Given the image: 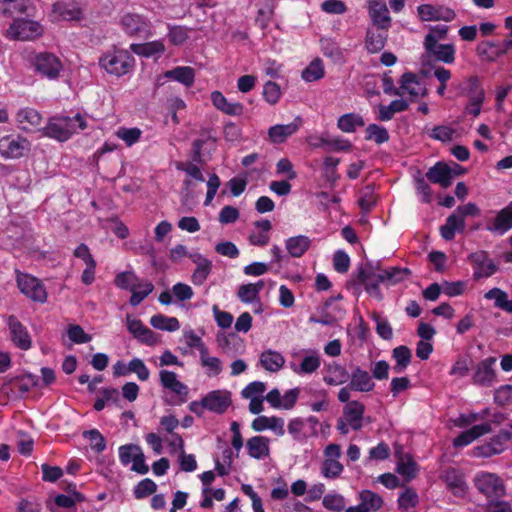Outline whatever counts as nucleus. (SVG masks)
<instances>
[{
	"instance_id": "1",
	"label": "nucleus",
	"mask_w": 512,
	"mask_h": 512,
	"mask_svg": "<svg viewBox=\"0 0 512 512\" xmlns=\"http://www.w3.org/2000/svg\"><path fill=\"white\" fill-rule=\"evenodd\" d=\"M87 127V117L81 113H76L73 117L53 116L46 126L42 127L41 134L59 142H65Z\"/></svg>"
},
{
	"instance_id": "2",
	"label": "nucleus",
	"mask_w": 512,
	"mask_h": 512,
	"mask_svg": "<svg viewBox=\"0 0 512 512\" xmlns=\"http://www.w3.org/2000/svg\"><path fill=\"white\" fill-rule=\"evenodd\" d=\"M25 59L35 75L50 81L58 80L64 70L63 61L53 52L31 50Z\"/></svg>"
},
{
	"instance_id": "3",
	"label": "nucleus",
	"mask_w": 512,
	"mask_h": 512,
	"mask_svg": "<svg viewBox=\"0 0 512 512\" xmlns=\"http://www.w3.org/2000/svg\"><path fill=\"white\" fill-rule=\"evenodd\" d=\"M451 88L457 91L458 96L469 99V103L465 107V113L474 117L481 113L485 92L477 76H469L458 83L454 82L451 84Z\"/></svg>"
},
{
	"instance_id": "4",
	"label": "nucleus",
	"mask_w": 512,
	"mask_h": 512,
	"mask_svg": "<svg viewBox=\"0 0 512 512\" xmlns=\"http://www.w3.org/2000/svg\"><path fill=\"white\" fill-rule=\"evenodd\" d=\"M99 65L107 73L120 77L133 69L135 59L127 50L113 48L100 57Z\"/></svg>"
},
{
	"instance_id": "5",
	"label": "nucleus",
	"mask_w": 512,
	"mask_h": 512,
	"mask_svg": "<svg viewBox=\"0 0 512 512\" xmlns=\"http://www.w3.org/2000/svg\"><path fill=\"white\" fill-rule=\"evenodd\" d=\"M473 483L478 492L487 498H499L506 492L504 481L495 473L480 471L474 476Z\"/></svg>"
},
{
	"instance_id": "6",
	"label": "nucleus",
	"mask_w": 512,
	"mask_h": 512,
	"mask_svg": "<svg viewBox=\"0 0 512 512\" xmlns=\"http://www.w3.org/2000/svg\"><path fill=\"white\" fill-rule=\"evenodd\" d=\"M30 141L19 134L0 135V155L4 159H19L30 151Z\"/></svg>"
},
{
	"instance_id": "7",
	"label": "nucleus",
	"mask_w": 512,
	"mask_h": 512,
	"mask_svg": "<svg viewBox=\"0 0 512 512\" xmlns=\"http://www.w3.org/2000/svg\"><path fill=\"white\" fill-rule=\"evenodd\" d=\"M17 287L27 298L34 302L45 303L47 301V291L44 284L36 277L16 271Z\"/></svg>"
},
{
	"instance_id": "8",
	"label": "nucleus",
	"mask_w": 512,
	"mask_h": 512,
	"mask_svg": "<svg viewBox=\"0 0 512 512\" xmlns=\"http://www.w3.org/2000/svg\"><path fill=\"white\" fill-rule=\"evenodd\" d=\"M342 455L341 447L338 444L330 443L323 451V461L320 466L321 475L326 479H337L344 471L340 462Z\"/></svg>"
},
{
	"instance_id": "9",
	"label": "nucleus",
	"mask_w": 512,
	"mask_h": 512,
	"mask_svg": "<svg viewBox=\"0 0 512 512\" xmlns=\"http://www.w3.org/2000/svg\"><path fill=\"white\" fill-rule=\"evenodd\" d=\"M120 25L128 36L143 38L153 36L152 24L144 15L132 12L125 13L120 19Z\"/></svg>"
},
{
	"instance_id": "10",
	"label": "nucleus",
	"mask_w": 512,
	"mask_h": 512,
	"mask_svg": "<svg viewBox=\"0 0 512 512\" xmlns=\"http://www.w3.org/2000/svg\"><path fill=\"white\" fill-rule=\"evenodd\" d=\"M43 33L39 23L32 20H15L6 30V37L11 40L27 41L33 40Z\"/></svg>"
},
{
	"instance_id": "11",
	"label": "nucleus",
	"mask_w": 512,
	"mask_h": 512,
	"mask_svg": "<svg viewBox=\"0 0 512 512\" xmlns=\"http://www.w3.org/2000/svg\"><path fill=\"white\" fill-rule=\"evenodd\" d=\"M497 359L487 357L477 363L472 375V383L481 387H492L498 382L495 369Z\"/></svg>"
},
{
	"instance_id": "12",
	"label": "nucleus",
	"mask_w": 512,
	"mask_h": 512,
	"mask_svg": "<svg viewBox=\"0 0 512 512\" xmlns=\"http://www.w3.org/2000/svg\"><path fill=\"white\" fill-rule=\"evenodd\" d=\"M468 259L473 267V278L475 280L488 278L498 270L497 264L486 251L480 250L471 253Z\"/></svg>"
},
{
	"instance_id": "13",
	"label": "nucleus",
	"mask_w": 512,
	"mask_h": 512,
	"mask_svg": "<svg viewBox=\"0 0 512 512\" xmlns=\"http://www.w3.org/2000/svg\"><path fill=\"white\" fill-rule=\"evenodd\" d=\"M126 326L130 334H132V336L142 344L155 346L160 342L156 333L145 326L140 319H137L130 314L126 315Z\"/></svg>"
},
{
	"instance_id": "14",
	"label": "nucleus",
	"mask_w": 512,
	"mask_h": 512,
	"mask_svg": "<svg viewBox=\"0 0 512 512\" xmlns=\"http://www.w3.org/2000/svg\"><path fill=\"white\" fill-rule=\"evenodd\" d=\"M15 121L17 127L26 132L31 133L35 131H40V126L43 121V117L39 111L32 107H24L20 108L15 114Z\"/></svg>"
},
{
	"instance_id": "15",
	"label": "nucleus",
	"mask_w": 512,
	"mask_h": 512,
	"mask_svg": "<svg viewBox=\"0 0 512 512\" xmlns=\"http://www.w3.org/2000/svg\"><path fill=\"white\" fill-rule=\"evenodd\" d=\"M368 15L372 23L382 31H388L392 19L385 0H368Z\"/></svg>"
},
{
	"instance_id": "16",
	"label": "nucleus",
	"mask_w": 512,
	"mask_h": 512,
	"mask_svg": "<svg viewBox=\"0 0 512 512\" xmlns=\"http://www.w3.org/2000/svg\"><path fill=\"white\" fill-rule=\"evenodd\" d=\"M204 399L206 410L215 414H224L232 404L231 392L225 389L210 391Z\"/></svg>"
},
{
	"instance_id": "17",
	"label": "nucleus",
	"mask_w": 512,
	"mask_h": 512,
	"mask_svg": "<svg viewBox=\"0 0 512 512\" xmlns=\"http://www.w3.org/2000/svg\"><path fill=\"white\" fill-rule=\"evenodd\" d=\"M7 325L11 341L21 350L30 349L32 339L26 327L14 315L9 316Z\"/></svg>"
},
{
	"instance_id": "18",
	"label": "nucleus",
	"mask_w": 512,
	"mask_h": 512,
	"mask_svg": "<svg viewBox=\"0 0 512 512\" xmlns=\"http://www.w3.org/2000/svg\"><path fill=\"white\" fill-rule=\"evenodd\" d=\"M159 379L162 387L179 396L180 402H186L188 399V387L178 380L176 373L162 369L159 372Z\"/></svg>"
},
{
	"instance_id": "19",
	"label": "nucleus",
	"mask_w": 512,
	"mask_h": 512,
	"mask_svg": "<svg viewBox=\"0 0 512 512\" xmlns=\"http://www.w3.org/2000/svg\"><path fill=\"white\" fill-rule=\"evenodd\" d=\"M377 273L372 267H359L356 275L357 282L364 285L365 291L376 299H382V294L379 289V283L377 279Z\"/></svg>"
},
{
	"instance_id": "20",
	"label": "nucleus",
	"mask_w": 512,
	"mask_h": 512,
	"mask_svg": "<svg viewBox=\"0 0 512 512\" xmlns=\"http://www.w3.org/2000/svg\"><path fill=\"white\" fill-rule=\"evenodd\" d=\"M426 93V88L424 84L417 78V76L413 73H405L401 78V85L395 91V95L398 96H410L412 98H417L419 96H424Z\"/></svg>"
},
{
	"instance_id": "21",
	"label": "nucleus",
	"mask_w": 512,
	"mask_h": 512,
	"mask_svg": "<svg viewBox=\"0 0 512 512\" xmlns=\"http://www.w3.org/2000/svg\"><path fill=\"white\" fill-rule=\"evenodd\" d=\"M418 15L423 21H452L455 18V12L443 6H433L430 4H423L418 6Z\"/></svg>"
},
{
	"instance_id": "22",
	"label": "nucleus",
	"mask_w": 512,
	"mask_h": 512,
	"mask_svg": "<svg viewBox=\"0 0 512 512\" xmlns=\"http://www.w3.org/2000/svg\"><path fill=\"white\" fill-rule=\"evenodd\" d=\"M285 421L283 418L278 416H258L252 423L251 428L255 432H263L265 430H271L276 436H283L285 434Z\"/></svg>"
},
{
	"instance_id": "23",
	"label": "nucleus",
	"mask_w": 512,
	"mask_h": 512,
	"mask_svg": "<svg viewBox=\"0 0 512 512\" xmlns=\"http://www.w3.org/2000/svg\"><path fill=\"white\" fill-rule=\"evenodd\" d=\"M486 229L497 235H504L512 229V201L496 214Z\"/></svg>"
},
{
	"instance_id": "24",
	"label": "nucleus",
	"mask_w": 512,
	"mask_h": 512,
	"mask_svg": "<svg viewBox=\"0 0 512 512\" xmlns=\"http://www.w3.org/2000/svg\"><path fill=\"white\" fill-rule=\"evenodd\" d=\"M359 500L358 505L348 507L345 512H374L381 508L383 504L382 498L370 490L361 491Z\"/></svg>"
},
{
	"instance_id": "25",
	"label": "nucleus",
	"mask_w": 512,
	"mask_h": 512,
	"mask_svg": "<svg viewBox=\"0 0 512 512\" xmlns=\"http://www.w3.org/2000/svg\"><path fill=\"white\" fill-rule=\"evenodd\" d=\"M247 454L256 460H263L270 455V439L265 436H253L246 441Z\"/></svg>"
},
{
	"instance_id": "26",
	"label": "nucleus",
	"mask_w": 512,
	"mask_h": 512,
	"mask_svg": "<svg viewBox=\"0 0 512 512\" xmlns=\"http://www.w3.org/2000/svg\"><path fill=\"white\" fill-rule=\"evenodd\" d=\"M189 258L196 264L191 280L194 285H202L212 270V262L200 253H192Z\"/></svg>"
},
{
	"instance_id": "27",
	"label": "nucleus",
	"mask_w": 512,
	"mask_h": 512,
	"mask_svg": "<svg viewBox=\"0 0 512 512\" xmlns=\"http://www.w3.org/2000/svg\"><path fill=\"white\" fill-rule=\"evenodd\" d=\"M301 126V119L295 118L289 124H277L268 130V136L273 143H283L288 137L295 134Z\"/></svg>"
},
{
	"instance_id": "28",
	"label": "nucleus",
	"mask_w": 512,
	"mask_h": 512,
	"mask_svg": "<svg viewBox=\"0 0 512 512\" xmlns=\"http://www.w3.org/2000/svg\"><path fill=\"white\" fill-rule=\"evenodd\" d=\"M364 405L359 401L348 402L343 409V418L352 430H360L363 426Z\"/></svg>"
},
{
	"instance_id": "29",
	"label": "nucleus",
	"mask_w": 512,
	"mask_h": 512,
	"mask_svg": "<svg viewBox=\"0 0 512 512\" xmlns=\"http://www.w3.org/2000/svg\"><path fill=\"white\" fill-rule=\"evenodd\" d=\"M210 98L214 107L224 114L229 116H240L243 114L244 106L240 102L228 101L220 91H213Z\"/></svg>"
},
{
	"instance_id": "30",
	"label": "nucleus",
	"mask_w": 512,
	"mask_h": 512,
	"mask_svg": "<svg viewBox=\"0 0 512 512\" xmlns=\"http://www.w3.org/2000/svg\"><path fill=\"white\" fill-rule=\"evenodd\" d=\"M350 388L358 392H370L374 389L375 383L368 371L356 366L349 378Z\"/></svg>"
},
{
	"instance_id": "31",
	"label": "nucleus",
	"mask_w": 512,
	"mask_h": 512,
	"mask_svg": "<svg viewBox=\"0 0 512 512\" xmlns=\"http://www.w3.org/2000/svg\"><path fill=\"white\" fill-rule=\"evenodd\" d=\"M492 431L490 423H482L472 426L470 429L463 431L453 440L455 447H464L471 444L479 437L486 435Z\"/></svg>"
},
{
	"instance_id": "32",
	"label": "nucleus",
	"mask_w": 512,
	"mask_h": 512,
	"mask_svg": "<svg viewBox=\"0 0 512 512\" xmlns=\"http://www.w3.org/2000/svg\"><path fill=\"white\" fill-rule=\"evenodd\" d=\"M350 374L347 369L337 362L327 365L323 381L329 386H339L347 383Z\"/></svg>"
},
{
	"instance_id": "33",
	"label": "nucleus",
	"mask_w": 512,
	"mask_h": 512,
	"mask_svg": "<svg viewBox=\"0 0 512 512\" xmlns=\"http://www.w3.org/2000/svg\"><path fill=\"white\" fill-rule=\"evenodd\" d=\"M426 176L431 182L440 184L443 188H447L452 183V167L438 162L428 170Z\"/></svg>"
},
{
	"instance_id": "34",
	"label": "nucleus",
	"mask_w": 512,
	"mask_h": 512,
	"mask_svg": "<svg viewBox=\"0 0 512 512\" xmlns=\"http://www.w3.org/2000/svg\"><path fill=\"white\" fill-rule=\"evenodd\" d=\"M444 481L451 492L457 497H464L468 491V485L464 476L455 469L445 472Z\"/></svg>"
},
{
	"instance_id": "35",
	"label": "nucleus",
	"mask_w": 512,
	"mask_h": 512,
	"mask_svg": "<svg viewBox=\"0 0 512 512\" xmlns=\"http://www.w3.org/2000/svg\"><path fill=\"white\" fill-rule=\"evenodd\" d=\"M259 363L266 371L274 373L284 367L285 358L280 352L268 349L260 354Z\"/></svg>"
},
{
	"instance_id": "36",
	"label": "nucleus",
	"mask_w": 512,
	"mask_h": 512,
	"mask_svg": "<svg viewBox=\"0 0 512 512\" xmlns=\"http://www.w3.org/2000/svg\"><path fill=\"white\" fill-rule=\"evenodd\" d=\"M264 281L259 280L256 283L242 284L239 286L237 296L245 304L256 303L260 301V292L264 288Z\"/></svg>"
},
{
	"instance_id": "37",
	"label": "nucleus",
	"mask_w": 512,
	"mask_h": 512,
	"mask_svg": "<svg viewBox=\"0 0 512 512\" xmlns=\"http://www.w3.org/2000/svg\"><path fill=\"white\" fill-rule=\"evenodd\" d=\"M311 246V239L306 235H297L285 240V248L294 258L302 257Z\"/></svg>"
},
{
	"instance_id": "38",
	"label": "nucleus",
	"mask_w": 512,
	"mask_h": 512,
	"mask_svg": "<svg viewBox=\"0 0 512 512\" xmlns=\"http://www.w3.org/2000/svg\"><path fill=\"white\" fill-rule=\"evenodd\" d=\"M465 229V220L457 213H452L443 226L440 228V234L443 239L451 241L454 239L456 232H463Z\"/></svg>"
},
{
	"instance_id": "39",
	"label": "nucleus",
	"mask_w": 512,
	"mask_h": 512,
	"mask_svg": "<svg viewBox=\"0 0 512 512\" xmlns=\"http://www.w3.org/2000/svg\"><path fill=\"white\" fill-rule=\"evenodd\" d=\"M163 77L177 81L186 87H191L195 81V71L190 66H178L166 71Z\"/></svg>"
},
{
	"instance_id": "40",
	"label": "nucleus",
	"mask_w": 512,
	"mask_h": 512,
	"mask_svg": "<svg viewBox=\"0 0 512 512\" xmlns=\"http://www.w3.org/2000/svg\"><path fill=\"white\" fill-rule=\"evenodd\" d=\"M425 50L437 61L452 64L455 61V48L452 44H434L425 46Z\"/></svg>"
},
{
	"instance_id": "41",
	"label": "nucleus",
	"mask_w": 512,
	"mask_h": 512,
	"mask_svg": "<svg viewBox=\"0 0 512 512\" xmlns=\"http://www.w3.org/2000/svg\"><path fill=\"white\" fill-rule=\"evenodd\" d=\"M81 17L80 9L65 3H55L52 7L51 18L53 21L78 20Z\"/></svg>"
},
{
	"instance_id": "42",
	"label": "nucleus",
	"mask_w": 512,
	"mask_h": 512,
	"mask_svg": "<svg viewBox=\"0 0 512 512\" xmlns=\"http://www.w3.org/2000/svg\"><path fill=\"white\" fill-rule=\"evenodd\" d=\"M130 49L133 53L144 56H161L165 52V45L162 40H155L142 44H131Z\"/></svg>"
},
{
	"instance_id": "43",
	"label": "nucleus",
	"mask_w": 512,
	"mask_h": 512,
	"mask_svg": "<svg viewBox=\"0 0 512 512\" xmlns=\"http://www.w3.org/2000/svg\"><path fill=\"white\" fill-rule=\"evenodd\" d=\"M410 275V270L407 268L390 267L386 270L378 271L377 279L389 285H395L404 281Z\"/></svg>"
},
{
	"instance_id": "44",
	"label": "nucleus",
	"mask_w": 512,
	"mask_h": 512,
	"mask_svg": "<svg viewBox=\"0 0 512 512\" xmlns=\"http://www.w3.org/2000/svg\"><path fill=\"white\" fill-rule=\"evenodd\" d=\"M321 360L319 355L314 352L310 355L305 356L299 365L290 363L292 371L298 375L312 374L319 369Z\"/></svg>"
},
{
	"instance_id": "45",
	"label": "nucleus",
	"mask_w": 512,
	"mask_h": 512,
	"mask_svg": "<svg viewBox=\"0 0 512 512\" xmlns=\"http://www.w3.org/2000/svg\"><path fill=\"white\" fill-rule=\"evenodd\" d=\"M484 297L487 300H493L496 308L512 314V300L509 299L507 292L495 287L487 291Z\"/></svg>"
},
{
	"instance_id": "46",
	"label": "nucleus",
	"mask_w": 512,
	"mask_h": 512,
	"mask_svg": "<svg viewBox=\"0 0 512 512\" xmlns=\"http://www.w3.org/2000/svg\"><path fill=\"white\" fill-rule=\"evenodd\" d=\"M387 41L386 31L377 32L372 29H368L365 37V47L369 53L380 52Z\"/></svg>"
},
{
	"instance_id": "47",
	"label": "nucleus",
	"mask_w": 512,
	"mask_h": 512,
	"mask_svg": "<svg viewBox=\"0 0 512 512\" xmlns=\"http://www.w3.org/2000/svg\"><path fill=\"white\" fill-rule=\"evenodd\" d=\"M392 357L396 361L393 366V371L400 374L404 372L410 364L412 353L407 346L401 345L393 349Z\"/></svg>"
},
{
	"instance_id": "48",
	"label": "nucleus",
	"mask_w": 512,
	"mask_h": 512,
	"mask_svg": "<svg viewBox=\"0 0 512 512\" xmlns=\"http://www.w3.org/2000/svg\"><path fill=\"white\" fill-rule=\"evenodd\" d=\"M150 324L155 329L174 332L179 330L180 323L176 317H168L163 314H156L150 318Z\"/></svg>"
},
{
	"instance_id": "49",
	"label": "nucleus",
	"mask_w": 512,
	"mask_h": 512,
	"mask_svg": "<svg viewBox=\"0 0 512 512\" xmlns=\"http://www.w3.org/2000/svg\"><path fill=\"white\" fill-rule=\"evenodd\" d=\"M408 103L403 99L393 100L389 105H380L378 118L381 121H389L393 118L395 113L407 110Z\"/></svg>"
},
{
	"instance_id": "50",
	"label": "nucleus",
	"mask_w": 512,
	"mask_h": 512,
	"mask_svg": "<svg viewBox=\"0 0 512 512\" xmlns=\"http://www.w3.org/2000/svg\"><path fill=\"white\" fill-rule=\"evenodd\" d=\"M364 125L365 123L363 118L356 113L344 114L340 116L337 122L338 128L345 133H352L357 129V127H362Z\"/></svg>"
},
{
	"instance_id": "51",
	"label": "nucleus",
	"mask_w": 512,
	"mask_h": 512,
	"mask_svg": "<svg viewBox=\"0 0 512 512\" xmlns=\"http://www.w3.org/2000/svg\"><path fill=\"white\" fill-rule=\"evenodd\" d=\"M396 471L398 474L405 477L407 481H410L416 477L418 473V467L410 455H404L400 457L397 463Z\"/></svg>"
},
{
	"instance_id": "52",
	"label": "nucleus",
	"mask_w": 512,
	"mask_h": 512,
	"mask_svg": "<svg viewBox=\"0 0 512 512\" xmlns=\"http://www.w3.org/2000/svg\"><path fill=\"white\" fill-rule=\"evenodd\" d=\"M154 289V285L150 281H145L142 283H137L136 286L131 289V297L129 303L132 306L139 305L150 293H152Z\"/></svg>"
},
{
	"instance_id": "53",
	"label": "nucleus",
	"mask_w": 512,
	"mask_h": 512,
	"mask_svg": "<svg viewBox=\"0 0 512 512\" xmlns=\"http://www.w3.org/2000/svg\"><path fill=\"white\" fill-rule=\"evenodd\" d=\"M324 76V65L321 59L313 60L302 72V78L306 82L317 81Z\"/></svg>"
},
{
	"instance_id": "54",
	"label": "nucleus",
	"mask_w": 512,
	"mask_h": 512,
	"mask_svg": "<svg viewBox=\"0 0 512 512\" xmlns=\"http://www.w3.org/2000/svg\"><path fill=\"white\" fill-rule=\"evenodd\" d=\"M321 50L326 57L334 61H341L343 53L338 44L332 38H321Z\"/></svg>"
},
{
	"instance_id": "55",
	"label": "nucleus",
	"mask_w": 512,
	"mask_h": 512,
	"mask_svg": "<svg viewBox=\"0 0 512 512\" xmlns=\"http://www.w3.org/2000/svg\"><path fill=\"white\" fill-rule=\"evenodd\" d=\"M190 29L181 25H169L167 36L169 41L176 46L182 45L189 37Z\"/></svg>"
},
{
	"instance_id": "56",
	"label": "nucleus",
	"mask_w": 512,
	"mask_h": 512,
	"mask_svg": "<svg viewBox=\"0 0 512 512\" xmlns=\"http://www.w3.org/2000/svg\"><path fill=\"white\" fill-rule=\"evenodd\" d=\"M489 415V410L484 409L481 412H472L467 414H460L458 418L454 420V425L459 428H464L472 425L473 423L484 420Z\"/></svg>"
},
{
	"instance_id": "57",
	"label": "nucleus",
	"mask_w": 512,
	"mask_h": 512,
	"mask_svg": "<svg viewBox=\"0 0 512 512\" xmlns=\"http://www.w3.org/2000/svg\"><path fill=\"white\" fill-rule=\"evenodd\" d=\"M115 135L119 139L123 140L127 146H132L140 140L142 131L137 127H119L115 132Z\"/></svg>"
},
{
	"instance_id": "58",
	"label": "nucleus",
	"mask_w": 512,
	"mask_h": 512,
	"mask_svg": "<svg viewBox=\"0 0 512 512\" xmlns=\"http://www.w3.org/2000/svg\"><path fill=\"white\" fill-rule=\"evenodd\" d=\"M201 364L208 371V375L217 376L222 371V362L217 357L209 356L208 350L203 351L200 355Z\"/></svg>"
},
{
	"instance_id": "59",
	"label": "nucleus",
	"mask_w": 512,
	"mask_h": 512,
	"mask_svg": "<svg viewBox=\"0 0 512 512\" xmlns=\"http://www.w3.org/2000/svg\"><path fill=\"white\" fill-rule=\"evenodd\" d=\"M366 140H373L377 144L385 143L389 140V133L386 128L377 124H370L366 128Z\"/></svg>"
},
{
	"instance_id": "60",
	"label": "nucleus",
	"mask_w": 512,
	"mask_h": 512,
	"mask_svg": "<svg viewBox=\"0 0 512 512\" xmlns=\"http://www.w3.org/2000/svg\"><path fill=\"white\" fill-rule=\"evenodd\" d=\"M266 384L262 381H253L249 383L242 391L241 396L244 399L265 398Z\"/></svg>"
},
{
	"instance_id": "61",
	"label": "nucleus",
	"mask_w": 512,
	"mask_h": 512,
	"mask_svg": "<svg viewBox=\"0 0 512 512\" xmlns=\"http://www.w3.org/2000/svg\"><path fill=\"white\" fill-rule=\"evenodd\" d=\"M263 97L270 105H275L279 102L281 97L280 86L273 81H267L263 85Z\"/></svg>"
},
{
	"instance_id": "62",
	"label": "nucleus",
	"mask_w": 512,
	"mask_h": 512,
	"mask_svg": "<svg viewBox=\"0 0 512 512\" xmlns=\"http://www.w3.org/2000/svg\"><path fill=\"white\" fill-rule=\"evenodd\" d=\"M130 374H136L140 381H147L150 377V371L144 361L140 358H133L129 361Z\"/></svg>"
},
{
	"instance_id": "63",
	"label": "nucleus",
	"mask_w": 512,
	"mask_h": 512,
	"mask_svg": "<svg viewBox=\"0 0 512 512\" xmlns=\"http://www.w3.org/2000/svg\"><path fill=\"white\" fill-rule=\"evenodd\" d=\"M83 436L89 440L91 448L97 453L103 452L105 450L106 441L98 430L92 429L85 431Z\"/></svg>"
},
{
	"instance_id": "64",
	"label": "nucleus",
	"mask_w": 512,
	"mask_h": 512,
	"mask_svg": "<svg viewBox=\"0 0 512 512\" xmlns=\"http://www.w3.org/2000/svg\"><path fill=\"white\" fill-rule=\"evenodd\" d=\"M323 506L331 511H342L345 507V499L341 494L329 493L323 497Z\"/></svg>"
}]
</instances>
